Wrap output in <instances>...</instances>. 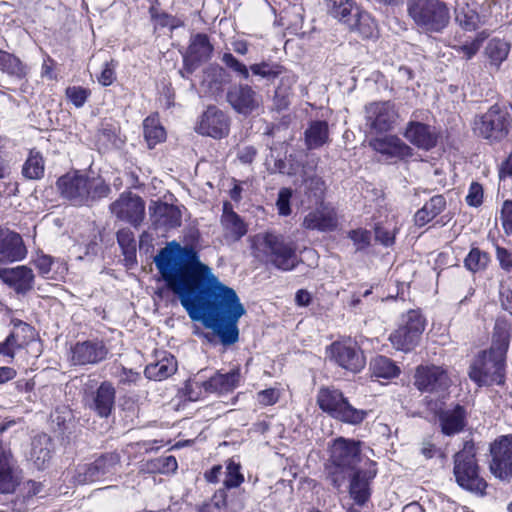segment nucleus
Here are the masks:
<instances>
[{"label":"nucleus","instance_id":"nucleus-1","mask_svg":"<svg viewBox=\"0 0 512 512\" xmlns=\"http://www.w3.org/2000/svg\"><path fill=\"white\" fill-rule=\"evenodd\" d=\"M154 263L191 320L211 329L224 346L238 341V322L246 309L235 290L200 261L194 247L169 243L154 257Z\"/></svg>","mask_w":512,"mask_h":512},{"label":"nucleus","instance_id":"nucleus-2","mask_svg":"<svg viewBox=\"0 0 512 512\" xmlns=\"http://www.w3.org/2000/svg\"><path fill=\"white\" fill-rule=\"evenodd\" d=\"M510 337L504 326L496 324L490 348L480 351L472 360L468 375L479 387L505 384Z\"/></svg>","mask_w":512,"mask_h":512},{"label":"nucleus","instance_id":"nucleus-3","mask_svg":"<svg viewBox=\"0 0 512 512\" xmlns=\"http://www.w3.org/2000/svg\"><path fill=\"white\" fill-rule=\"evenodd\" d=\"M60 195L74 206H88L105 198L111 189L101 176L81 171L68 172L56 182Z\"/></svg>","mask_w":512,"mask_h":512},{"label":"nucleus","instance_id":"nucleus-4","mask_svg":"<svg viewBox=\"0 0 512 512\" xmlns=\"http://www.w3.org/2000/svg\"><path fill=\"white\" fill-rule=\"evenodd\" d=\"M251 248L256 259L281 271H291L300 263L296 245L285 241L280 234L258 233L251 239Z\"/></svg>","mask_w":512,"mask_h":512},{"label":"nucleus","instance_id":"nucleus-5","mask_svg":"<svg viewBox=\"0 0 512 512\" xmlns=\"http://www.w3.org/2000/svg\"><path fill=\"white\" fill-rule=\"evenodd\" d=\"M360 442L337 438L330 448V458L326 465V478L337 490L347 482L349 474L358 470L361 461Z\"/></svg>","mask_w":512,"mask_h":512},{"label":"nucleus","instance_id":"nucleus-6","mask_svg":"<svg viewBox=\"0 0 512 512\" xmlns=\"http://www.w3.org/2000/svg\"><path fill=\"white\" fill-rule=\"evenodd\" d=\"M453 475L462 489L479 495L485 494L487 483L480 476L476 448L472 440L465 441L462 450L454 455Z\"/></svg>","mask_w":512,"mask_h":512},{"label":"nucleus","instance_id":"nucleus-7","mask_svg":"<svg viewBox=\"0 0 512 512\" xmlns=\"http://www.w3.org/2000/svg\"><path fill=\"white\" fill-rule=\"evenodd\" d=\"M408 14L425 33H441L450 22V10L442 0H408Z\"/></svg>","mask_w":512,"mask_h":512},{"label":"nucleus","instance_id":"nucleus-8","mask_svg":"<svg viewBox=\"0 0 512 512\" xmlns=\"http://www.w3.org/2000/svg\"><path fill=\"white\" fill-rule=\"evenodd\" d=\"M327 12L350 31L363 38H370L376 31V24L371 16L352 0H325Z\"/></svg>","mask_w":512,"mask_h":512},{"label":"nucleus","instance_id":"nucleus-9","mask_svg":"<svg viewBox=\"0 0 512 512\" xmlns=\"http://www.w3.org/2000/svg\"><path fill=\"white\" fill-rule=\"evenodd\" d=\"M319 408L331 417L351 425H358L364 421L368 412L353 407L343 393L334 388H320L317 394Z\"/></svg>","mask_w":512,"mask_h":512},{"label":"nucleus","instance_id":"nucleus-10","mask_svg":"<svg viewBox=\"0 0 512 512\" xmlns=\"http://www.w3.org/2000/svg\"><path fill=\"white\" fill-rule=\"evenodd\" d=\"M472 129L478 137L500 141L508 134V113L495 104L485 113L475 116Z\"/></svg>","mask_w":512,"mask_h":512},{"label":"nucleus","instance_id":"nucleus-11","mask_svg":"<svg viewBox=\"0 0 512 512\" xmlns=\"http://www.w3.org/2000/svg\"><path fill=\"white\" fill-rule=\"evenodd\" d=\"M424 328L422 315L416 310H410L402 316L400 326L390 334L389 340L397 350L410 352L418 345Z\"/></svg>","mask_w":512,"mask_h":512},{"label":"nucleus","instance_id":"nucleus-12","mask_svg":"<svg viewBox=\"0 0 512 512\" xmlns=\"http://www.w3.org/2000/svg\"><path fill=\"white\" fill-rule=\"evenodd\" d=\"M119 465V454L106 453L94 462L79 464L73 478L77 484L106 481L117 472Z\"/></svg>","mask_w":512,"mask_h":512},{"label":"nucleus","instance_id":"nucleus-13","mask_svg":"<svg viewBox=\"0 0 512 512\" xmlns=\"http://www.w3.org/2000/svg\"><path fill=\"white\" fill-rule=\"evenodd\" d=\"M491 473L501 479L512 478V434L502 435L490 444Z\"/></svg>","mask_w":512,"mask_h":512},{"label":"nucleus","instance_id":"nucleus-14","mask_svg":"<svg viewBox=\"0 0 512 512\" xmlns=\"http://www.w3.org/2000/svg\"><path fill=\"white\" fill-rule=\"evenodd\" d=\"M399 114L391 101L371 102L365 106L366 125L376 132H387L394 128Z\"/></svg>","mask_w":512,"mask_h":512},{"label":"nucleus","instance_id":"nucleus-15","mask_svg":"<svg viewBox=\"0 0 512 512\" xmlns=\"http://www.w3.org/2000/svg\"><path fill=\"white\" fill-rule=\"evenodd\" d=\"M330 357L340 367L351 372H359L365 367V357L355 341H337L330 345Z\"/></svg>","mask_w":512,"mask_h":512},{"label":"nucleus","instance_id":"nucleus-16","mask_svg":"<svg viewBox=\"0 0 512 512\" xmlns=\"http://www.w3.org/2000/svg\"><path fill=\"white\" fill-rule=\"evenodd\" d=\"M450 384L451 379L441 366L420 365L416 368L414 385L421 392H444Z\"/></svg>","mask_w":512,"mask_h":512},{"label":"nucleus","instance_id":"nucleus-17","mask_svg":"<svg viewBox=\"0 0 512 512\" xmlns=\"http://www.w3.org/2000/svg\"><path fill=\"white\" fill-rule=\"evenodd\" d=\"M110 210L118 219L137 226L144 218L145 203L136 194L122 193L116 201L111 203Z\"/></svg>","mask_w":512,"mask_h":512},{"label":"nucleus","instance_id":"nucleus-18","mask_svg":"<svg viewBox=\"0 0 512 512\" xmlns=\"http://www.w3.org/2000/svg\"><path fill=\"white\" fill-rule=\"evenodd\" d=\"M226 99L237 113L245 116L256 111L262 104V96L248 84L231 86Z\"/></svg>","mask_w":512,"mask_h":512},{"label":"nucleus","instance_id":"nucleus-19","mask_svg":"<svg viewBox=\"0 0 512 512\" xmlns=\"http://www.w3.org/2000/svg\"><path fill=\"white\" fill-rule=\"evenodd\" d=\"M240 382V369L234 368L227 373H215L207 381L193 382L187 385L188 397L190 400H197L198 397L193 395L192 388L195 385L197 388L202 387L206 393H215L218 395L232 392Z\"/></svg>","mask_w":512,"mask_h":512},{"label":"nucleus","instance_id":"nucleus-20","mask_svg":"<svg viewBox=\"0 0 512 512\" xmlns=\"http://www.w3.org/2000/svg\"><path fill=\"white\" fill-rule=\"evenodd\" d=\"M228 116L215 106H209L202 114L196 131L213 138H222L229 132Z\"/></svg>","mask_w":512,"mask_h":512},{"label":"nucleus","instance_id":"nucleus-21","mask_svg":"<svg viewBox=\"0 0 512 512\" xmlns=\"http://www.w3.org/2000/svg\"><path fill=\"white\" fill-rule=\"evenodd\" d=\"M108 354V349L102 341L87 340L77 342L71 347L70 361L74 365L97 364L103 361Z\"/></svg>","mask_w":512,"mask_h":512},{"label":"nucleus","instance_id":"nucleus-22","mask_svg":"<svg viewBox=\"0 0 512 512\" xmlns=\"http://www.w3.org/2000/svg\"><path fill=\"white\" fill-rule=\"evenodd\" d=\"M302 226L320 232L334 231L338 226L337 212L333 206L322 203L304 217Z\"/></svg>","mask_w":512,"mask_h":512},{"label":"nucleus","instance_id":"nucleus-23","mask_svg":"<svg viewBox=\"0 0 512 512\" xmlns=\"http://www.w3.org/2000/svg\"><path fill=\"white\" fill-rule=\"evenodd\" d=\"M369 146L374 151L390 159L403 160L411 157L413 154V149L395 135L371 139Z\"/></svg>","mask_w":512,"mask_h":512},{"label":"nucleus","instance_id":"nucleus-24","mask_svg":"<svg viewBox=\"0 0 512 512\" xmlns=\"http://www.w3.org/2000/svg\"><path fill=\"white\" fill-rule=\"evenodd\" d=\"M404 136L411 144L423 150L432 149L438 141L436 128L419 121H409Z\"/></svg>","mask_w":512,"mask_h":512},{"label":"nucleus","instance_id":"nucleus-25","mask_svg":"<svg viewBox=\"0 0 512 512\" xmlns=\"http://www.w3.org/2000/svg\"><path fill=\"white\" fill-rule=\"evenodd\" d=\"M26 254V247L19 234L0 228V263L20 261Z\"/></svg>","mask_w":512,"mask_h":512},{"label":"nucleus","instance_id":"nucleus-26","mask_svg":"<svg viewBox=\"0 0 512 512\" xmlns=\"http://www.w3.org/2000/svg\"><path fill=\"white\" fill-rule=\"evenodd\" d=\"M220 223L223 231V237L227 242L239 241L248 231L247 224L233 210L231 203L228 201L223 203Z\"/></svg>","mask_w":512,"mask_h":512},{"label":"nucleus","instance_id":"nucleus-27","mask_svg":"<svg viewBox=\"0 0 512 512\" xmlns=\"http://www.w3.org/2000/svg\"><path fill=\"white\" fill-rule=\"evenodd\" d=\"M0 279L18 294H26L33 288L34 274L27 266L0 268Z\"/></svg>","mask_w":512,"mask_h":512},{"label":"nucleus","instance_id":"nucleus-28","mask_svg":"<svg viewBox=\"0 0 512 512\" xmlns=\"http://www.w3.org/2000/svg\"><path fill=\"white\" fill-rule=\"evenodd\" d=\"M375 471L358 469L349 474V494L355 504L363 506L371 496L370 481L375 477Z\"/></svg>","mask_w":512,"mask_h":512},{"label":"nucleus","instance_id":"nucleus-29","mask_svg":"<svg viewBox=\"0 0 512 512\" xmlns=\"http://www.w3.org/2000/svg\"><path fill=\"white\" fill-rule=\"evenodd\" d=\"M441 432L446 436L461 433L467 425V413L463 406L457 404L453 408L438 412Z\"/></svg>","mask_w":512,"mask_h":512},{"label":"nucleus","instance_id":"nucleus-30","mask_svg":"<svg viewBox=\"0 0 512 512\" xmlns=\"http://www.w3.org/2000/svg\"><path fill=\"white\" fill-rule=\"evenodd\" d=\"M53 452L54 444L51 437L44 433L38 434L32 439L28 459L35 468L43 470L49 466Z\"/></svg>","mask_w":512,"mask_h":512},{"label":"nucleus","instance_id":"nucleus-31","mask_svg":"<svg viewBox=\"0 0 512 512\" xmlns=\"http://www.w3.org/2000/svg\"><path fill=\"white\" fill-rule=\"evenodd\" d=\"M244 509V500L242 497L237 499H228L224 490L217 491L211 500L204 503L199 512H240Z\"/></svg>","mask_w":512,"mask_h":512},{"label":"nucleus","instance_id":"nucleus-32","mask_svg":"<svg viewBox=\"0 0 512 512\" xmlns=\"http://www.w3.org/2000/svg\"><path fill=\"white\" fill-rule=\"evenodd\" d=\"M115 403V389L113 385L107 381L101 383L93 396L91 408L100 417H108Z\"/></svg>","mask_w":512,"mask_h":512},{"label":"nucleus","instance_id":"nucleus-33","mask_svg":"<svg viewBox=\"0 0 512 512\" xmlns=\"http://www.w3.org/2000/svg\"><path fill=\"white\" fill-rule=\"evenodd\" d=\"M176 370V359L172 355H166L157 362L148 364L144 374L148 379L161 381L173 375Z\"/></svg>","mask_w":512,"mask_h":512},{"label":"nucleus","instance_id":"nucleus-34","mask_svg":"<svg viewBox=\"0 0 512 512\" xmlns=\"http://www.w3.org/2000/svg\"><path fill=\"white\" fill-rule=\"evenodd\" d=\"M446 207V200L443 195L433 196L425 205L419 209L415 216V224L418 226H424L437 215H439Z\"/></svg>","mask_w":512,"mask_h":512},{"label":"nucleus","instance_id":"nucleus-35","mask_svg":"<svg viewBox=\"0 0 512 512\" xmlns=\"http://www.w3.org/2000/svg\"><path fill=\"white\" fill-rule=\"evenodd\" d=\"M329 130L325 121H314L305 131V141L308 149H316L328 142Z\"/></svg>","mask_w":512,"mask_h":512},{"label":"nucleus","instance_id":"nucleus-36","mask_svg":"<svg viewBox=\"0 0 512 512\" xmlns=\"http://www.w3.org/2000/svg\"><path fill=\"white\" fill-rule=\"evenodd\" d=\"M213 51V47L206 34H196L192 37L187 50V56L197 62L207 60Z\"/></svg>","mask_w":512,"mask_h":512},{"label":"nucleus","instance_id":"nucleus-37","mask_svg":"<svg viewBox=\"0 0 512 512\" xmlns=\"http://www.w3.org/2000/svg\"><path fill=\"white\" fill-rule=\"evenodd\" d=\"M143 134L149 148H154L166 138L165 129L155 115L148 116L143 121Z\"/></svg>","mask_w":512,"mask_h":512},{"label":"nucleus","instance_id":"nucleus-38","mask_svg":"<svg viewBox=\"0 0 512 512\" xmlns=\"http://www.w3.org/2000/svg\"><path fill=\"white\" fill-rule=\"evenodd\" d=\"M510 51V44L504 39L493 38L485 47V55L492 65L498 67L506 60Z\"/></svg>","mask_w":512,"mask_h":512},{"label":"nucleus","instance_id":"nucleus-39","mask_svg":"<svg viewBox=\"0 0 512 512\" xmlns=\"http://www.w3.org/2000/svg\"><path fill=\"white\" fill-rule=\"evenodd\" d=\"M455 20L465 30L472 31L478 27L479 15L467 3H457L455 7Z\"/></svg>","mask_w":512,"mask_h":512},{"label":"nucleus","instance_id":"nucleus-40","mask_svg":"<svg viewBox=\"0 0 512 512\" xmlns=\"http://www.w3.org/2000/svg\"><path fill=\"white\" fill-rule=\"evenodd\" d=\"M45 164L40 152L31 150L22 167V174L30 180L41 179L44 175Z\"/></svg>","mask_w":512,"mask_h":512},{"label":"nucleus","instance_id":"nucleus-41","mask_svg":"<svg viewBox=\"0 0 512 512\" xmlns=\"http://www.w3.org/2000/svg\"><path fill=\"white\" fill-rule=\"evenodd\" d=\"M373 375L379 378L390 379L396 377L400 373V369L396 364L385 356H378L371 362Z\"/></svg>","mask_w":512,"mask_h":512},{"label":"nucleus","instance_id":"nucleus-42","mask_svg":"<svg viewBox=\"0 0 512 512\" xmlns=\"http://www.w3.org/2000/svg\"><path fill=\"white\" fill-rule=\"evenodd\" d=\"M0 70L17 78L26 75V68L20 59L3 50H0Z\"/></svg>","mask_w":512,"mask_h":512},{"label":"nucleus","instance_id":"nucleus-43","mask_svg":"<svg viewBox=\"0 0 512 512\" xmlns=\"http://www.w3.org/2000/svg\"><path fill=\"white\" fill-rule=\"evenodd\" d=\"M490 256L479 248H472L464 259V266L471 272L476 273L487 268Z\"/></svg>","mask_w":512,"mask_h":512},{"label":"nucleus","instance_id":"nucleus-44","mask_svg":"<svg viewBox=\"0 0 512 512\" xmlns=\"http://www.w3.org/2000/svg\"><path fill=\"white\" fill-rule=\"evenodd\" d=\"M226 71L218 66L213 65L204 71L203 84L207 85L212 92L219 91L226 82Z\"/></svg>","mask_w":512,"mask_h":512},{"label":"nucleus","instance_id":"nucleus-45","mask_svg":"<svg viewBox=\"0 0 512 512\" xmlns=\"http://www.w3.org/2000/svg\"><path fill=\"white\" fill-rule=\"evenodd\" d=\"M19 483L18 469L0 470V494L13 493Z\"/></svg>","mask_w":512,"mask_h":512},{"label":"nucleus","instance_id":"nucleus-46","mask_svg":"<svg viewBox=\"0 0 512 512\" xmlns=\"http://www.w3.org/2000/svg\"><path fill=\"white\" fill-rule=\"evenodd\" d=\"M249 71H251L253 75L260 76L266 79H272L276 78L282 73V67L278 64L261 62L252 64L249 67Z\"/></svg>","mask_w":512,"mask_h":512},{"label":"nucleus","instance_id":"nucleus-47","mask_svg":"<svg viewBox=\"0 0 512 512\" xmlns=\"http://www.w3.org/2000/svg\"><path fill=\"white\" fill-rule=\"evenodd\" d=\"M24 341H20L19 333L12 331L4 342L0 343V355L13 358L15 351L20 349Z\"/></svg>","mask_w":512,"mask_h":512},{"label":"nucleus","instance_id":"nucleus-48","mask_svg":"<svg viewBox=\"0 0 512 512\" xmlns=\"http://www.w3.org/2000/svg\"><path fill=\"white\" fill-rule=\"evenodd\" d=\"M244 481L243 475L240 473V465L234 461H229L226 466V476L224 485L226 488L238 487Z\"/></svg>","mask_w":512,"mask_h":512},{"label":"nucleus","instance_id":"nucleus-49","mask_svg":"<svg viewBox=\"0 0 512 512\" xmlns=\"http://www.w3.org/2000/svg\"><path fill=\"white\" fill-rule=\"evenodd\" d=\"M221 61L226 65L227 68L237 73L243 79L249 78V68L245 64L240 62L237 58H235L233 54L229 52L224 53L221 58Z\"/></svg>","mask_w":512,"mask_h":512},{"label":"nucleus","instance_id":"nucleus-50","mask_svg":"<svg viewBox=\"0 0 512 512\" xmlns=\"http://www.w3.org/2000/svg\"><path fill=\"white\" fill-rule=\"evenodd\" d=\"M357 251L366 249L371 243V232L366 229H355L348 233Z\"/></svg>","mask_w":512,"mask_h":512},{"label":"nucleus","instance_id":"nucleus-51","mask_svg":"<svg viewBox=\"0 0 512 512\" xmlns=\"http://www.w3.org/2000/svg\"><path fill=\"white\" fill-rule=\"evenodd\" d=\"M89 95H90L89 90H87L83 87H80V86H72V87H68L66 89L67 98L77 108H80L85 104Z\"/></svg>","mask_w":512,"mask_h":512},{"label":"nucleus","instance_id":"nucleus-52","mask_svg":"<svg viewBox=\"0 0 512 512\" xmlns=\"http://www.w3.org/2000/svg\"><path fill=\"white\" fill-rule=\"evenodd\" d=\"M117 241L124 254L135 253L134 235L130 229H121L117 232Z\"/></svg>","mask_w":512,"mask_h":512},{"label":"nucleus","instance_id":"nucleus-53","mask_svg":"<svg viewBox=\"0 0 512 512\" xmlns=\"http://www.w3.org/2000/svg\"><path fill=\"white\" fill-rule=\"evenodd\" d=\"M305 189L309 196L320 200L324 195L325 183L319 177H311L305 180Z\"/></svg>","mask_w":512,"mask_h":512},{"label":"nucleus","instance_id":"nucleus-54","mask_svg":"<svg viewBox=\"0 0 512 512\" xmlns=\"http://www.w3.org/2000/svg\"><path fill=\"white\" fill-rule=\"evenodd\" d=\"M502 227L507 235H512V200H505L500 215Z\"/></svg>","mask_w":512,"mask_h":512},{"label":"nucleus","instance_id":"nucleus-55","mask_svg":"<svg viewBox=\"0 0 512 512\" xmlns=\"http://www.w3.org/2000/svg\"><path fill=\"white\" fill-rule=\"evenodd\" d=\"M483 201V188L477 183H471L468 194L466 196V202L469 206L478 207Z\"/></svg>","mask_w":512,"mask_h":512},{"label":"nucleus","instance_id":"nucleus-56","mask_svg":"<svg viewBox=\"0 0 512 512\" xmlns=\"http://www.w3.org/2000/svg\"><path fill=\"white\" fill-rule=\"evenodd\" d=\"M291 196H292V191L288 188H283L279 191L276 205H277L280 215L288 216L291 213V208H290Z\"/></svg>","mask_w":512,"mask_h":512},{"label":"nucleus","instance_id":"nucleus-57","mask_svg":"<svg viewBox=\"0 0 512 512\" xmlns=\"http://www.w3.org/2000/svg\"><path fill=\"white\" fill-rule=\"evenodd\" d=\"M496 259L498 260L502 270H504L506 273H512V252L504 247L497 245Z\"/></svg>","mask_w":512,"mask_h":512},{"label":"nucleus","instance_id":"nucleus-58","mask_svg":"<svg viewBox=\"0 0 512 512\" xmlns=\"http://www.w3.org/2000/svg\"><path fill=\"white\" fill-rule=\"evenodd\" d=\"M279 397L280 392L275 388L264 389L257 393V401L263 406L274 405L278 402Z\"/></svg>","mask_w":512,"mask_h":512},{"label":"nucleus","instance_id":"nucleus-59","mask_svg":"<svg viewBox=\"0 0 512 512\" xmlns=\"http://www.w3.org/2000/svg\"><path fill=\"white\" fill-rule=\"evenodd\" d=\"M17 468L16 461L13 458L8 445L0 442V470Z\"/></svg>","mask_w":512,"mask_h":512},{"label":"nucleus","instance_id":"nucleus-60","mask_svg":"<svg viewBox=\"0 0 512 512\" xmlns=\"http://www.w3.org/2000/svg\"><path fill=\"white\" fill-rule=\"evenodd\" d=\"M375 239L384 246H391L392 244H394L395 235L393 232L381 226H377L375 228Z\"/></svg>","mask_w":512,"mask_h":512},{"label":"nucleus","instance_id":"nucleus-61","mask_svg":"<svg viewBox=\"0 0 512 512\" xmlns=\"http://www.w3.org/2000/svg\"><path fill=\"white\" fill-rule=\"evenodd\" d=\"M39 273L44 277L48 278V274L51 271V266L53 264L52 257L48 255H40L34 261Z\"/></svg>","mask_w":512,"mask_h":512},{"label":"nucleus","instance_id":"nucleus-62","mask_svg":"<svg viewBox=\"0 0 512 512\" xmlns=\"http://www.w3.org/2000/svg\"><path fill=\"white\" fill-rule=\"evenodd\" d=\"M115 80V72L114 67L111 65V63H105V66L98 77V81L103 86H109L111 85Z\"/></svg>","mask_w":512,"mask_h":512},{"label":"nucleus","instance_id":"nucleus-63","mask_svg":"<svg viewBox=\"0 0 512 512\" xmlns=\"http://www.w3.org/2000/svg\"><path fill=\"white\" fill-rule=\"evenodd\" d=\"M257 155V150L253 146H245L238 152V159L244 164L253 162Z\"/></svg>","mask_w":512,"mask_h":512},{"label":"nucleus","instance_id":"nucleus-64","mask_svg":"<svg viewBox=\"0 0 512 512\" xmlns=\"http://www.w3.org/2000/svg\"><path fill=\"white\" fill-rule=\"evenodd\" d=\"M199 62L193 60L192 58H189V56L184 57V67L182 70L179 71L181 76L183 78L188 77L189 74H192L193 71L196 69Z\"/></svg>","mask_w":512,"mask_h":512}]
</instances>
